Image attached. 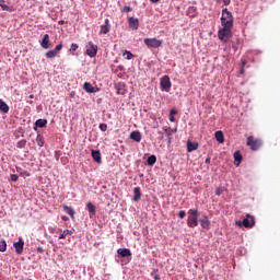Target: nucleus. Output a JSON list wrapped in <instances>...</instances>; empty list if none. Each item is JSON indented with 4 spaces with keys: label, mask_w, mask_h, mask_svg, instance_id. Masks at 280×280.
Segmentation results:
<instances>
[{
    "label": "nucleus",
    "mask_w": 280,
    "mask_h": 280,
    "mask_svg": "<svg viewBox=\"0 0 280 280\" xmlns=\"http://www.w3.org/2000/svg\"><path fill=\"white\" fill-rule=\"evenodd\" d=\"M221 25L222 27L233 28V13H231L226 8L222 10Z\"/></svg>",
    "instance_id": "nucleus-1"
},
{
    "label": "nucleus",
    "mask_w": 280,
    "mask_h": 280,
    "mask_svg": "<svg viewBox=\"0 0 280 280\" xmlns=\"http://www.w3.org/2000/svg\"><path fill=\"white\" fill-rule=\"evenodd\" d=\"M188 214L187 226H189V229H195V226H198V218L200 217V213L198 212V209H190L188 210Z\"/></svg>",
    "instance_id": "nucleus-2"
},
{
    "label": "nucleus",
    "mask_w": 280,
    "mask_h": 280,
    "mask_svg": "<svg viewBox=\"0 0 280 280\" xmlns=\"http://www.w3.org/2000/svg\"><path fill=\"white\" fill-rule=\"evenodd\" d=\"M232 27L222 26V28L219 30L218 36L222 40V43H229V38L233 36V33H231Z\"/></svg>",
    "instance_id": "nucleus-3"
},
{
    "label": "nucleus",
    "mask_w": 280,
    "mask_h": 280,
    "mask_svg": "<svg viewBox=\"0 0 280 280\" xmlns=\"http://www.w3.org/2000/svg\"><path fill=\"white\" fill-rule=\"evenodd\" d=\"M246 145L250 147V150H253L254 152H257V150H259V148L264 145V142L261 141V139H255V137L249 136L247 138Z\"/></svg>",
    "instance_id": "nucleus-4"
},
{
    "label": "nucleus",
    "mask_w": 280,
    "mask_h": 280,
    "mask_svg": "<svg viewBox=\"0 0 280 280\" xmlns=\"http://www.w3.org/2000/svg\"><path fill=\"white\" fill-rule=\"evenodd\" d=\"M236 226H245V229H253L255 226V217L247 214L246 219L236 221Z\"/></svg>",
    "instance_id": "nucleus-5"
},
{
    "label": "nucleus",
    "mask_w": 280,
    "mask_h": 280,
    "mask_svg": "<svg viewBox=\"0 0 280 280\" xmlns=\"http://www.w3.org/2000/svg\"><path fill=\"white\" fill-rule=\"evenodd\" d=\"M160 89L161 91H165V93L172 91V81L168 75H164L160 79Z\"/></svg>",
    "instance_id": "nucleus-6"
},
{
    "label": "nucleus",
    "mask_w": 280,
    "mask_h": 280,
    "mask_svg": "<svg viewBox=\"0 0 280 280\" xmlns=\"http://www.w3.org/2000/svg\"><path fill=\"white\" fill-rule=\"evenodd\" d=\"M144 45L150 49H159V47H162L163 40L158 38H144Z\"/></svg>",
    "instance_id": "nucleus-7"
},
{
    "label": "nucleus",
    "mask_w": 280,
    "mask_h": 280,
    "mask_svg": "<svg viewBox=\"0 0 280 280\" xmlns=\"http://www.w3.org/2000/svg\"><path fill=\"white\" fill-rule=\"evenodd\" d=\"M86 55L90 58H95L97 56V45H95L93 42H89L85 46Z\"/></svg>",
    "instance_id": "nucleus-8"
},
{
    "label": "nucleus",
    "mask_w": 280,
    "mask_h": 280,
    "mask_svg": "<svg viewBox=\"0 0 280 280\" xmlns=\"http://www.w3.org/2000/svg\"><path fill=\"white\" fill-rule=\"evenodd\" d=\"M15 248L16 255H23V247L25 246V242H23V238H19V242L13 244Z\"/></svg>",
    "instance_id": "nucleus-9"
},
{
    "label": "nucleus",
    "mask_w": 280,
    "mask_h": 280,
    "mask_svg": "<svg viewBox=\"0 0 280 280\" xmlns=\"http://www.w3.org/2000/svg\"><path fill=\"white\" fill-rule=\"evenodd\" d=\"M128 23H129L130 30H133V31L139 30V19L131 16L128 19Z\"/></svg>",
    "instance_id": "nucleus-10"
},
{
    "label": "nucleus",
    "mask_w": 280,
    "mask_h": 280,
    "mask_svg": "<svg viewBox=\"0 0 280 280\" xmlns=\"http://www.w3.org/2000/svg\"><path fill=\"white\" fill-rule=\"evenodd\" d=\"M199 222H200L201 229L209 230L211 226V221H209L208 215H203V218L200 219Z\"/></svg>",
    "instance_id": "nucleus-11"
},
{
    "label": "nucleus",
    "mask_w": 280,
    "mask_h": 280,
    "mask_svg": "<svg viewBox=\"0 0 280 280\" xmlns=\"http://www.w3.org/2000/svg\"><path fill=\"white\" fill-rule=\"evenodd\" d=\"M83 89L84 91H86V93H97V91H100V89L93 86V84H91L90 82H85L83 84Z\"/></svg>",
    "instance_id": "nucleus-12"
},
{
    "label": "nucleus",
    "mask_w": 280,
    "mask_h": 280,
    "mask_svg": "<svg viewBox=\"0 0 280 280\" xmlns=\"http://www.w3.org/2000/svg\"><path fill=\"white\" fill-rule=\"evenodd\" d=\"M49 43H50L49 35L45 34L42 42H40V45H42L43 49H49V47H51Z\"/></svg>",
    "instance_id": "nucleus-13"
},
{
    "label": "nucleus",
    "mask_w": 280,
    "mask_h": 280,
    "mask_svg": "<svg viewBox=\"0 0 280 280\" xmlns=\"http://www.w3.org/2000/svg\"><path fill=\"white\" fill-rule=\"evenodd\" d=\"M117 253L120 255V257H132V252H130L129 248H118Z\"/></svg>",
    "instance_id": "nucleus-14"
},
{
    "label": "nucleus",
    "mask_w": 280,
    "mask_h": 280,
    "mask_svg": "<svg viewBox=\"0 0 280 280\" xmlns=\"http://www.w3.org/2000/svg\"><path fill=\"white\" fill-rule=\"evenodd\" d=\"M110 32V24L108 19L105 20V24L101 26V34H108Z\"/></svg>",
    "instance_id": "nucleus-15"
},
{
    "label": "nucleus",
    "mask_w": 280,
    "mask_h": 280,
    "mask_svg": "<svg viewBox=\"0 0 280 280\" xmlns=\"http://www.w3.org/2000/svg\"><path fill=\"white\" fill-rule=\"evenodd\" d=\"M139 200H141V188L135 187L133 188V201L139 202Z\"/></svg>",
    "instance_id": "nucleus-16"
},
{
    "label": "nucleus",
    "mask_w": 280,
    "mask_h": 280,
    "mask_svg": "<svg viewBox=\"0 0 280 280\" xmlns=\"http://www.w3.org/2000/svg\"><path fill=\"white\" fill-rule=\"evenodd\" d=\"M130 139H132V141H136L137 143H141V132L132 131L130 133Z\"/></svg>",
    "instance_id": "nucleus-17"
},
{
    "label": "nucleus",
    "mask_w": 280,
    "mask_h": 280,
    "mask_svg": "<svg viewBox=\"0 0 280 280\" xmlns=\"http://www.w3.org/2000/svg\"><path fill=\"white\" fill-rule=\"evenodd\" d=\"M0 110L1 113H3L4 115H8V113H10V106H8L5 104V102H3V100L0 98Z\"/></svg>",
    "instance_id": "nucleus-18"
},
{
    "label": "nucleus",
    "mask_w": 280,
    "mask_h": 280,
    "mask_svg": "<svg viewBox=\"0 0 280 280\" xmlns=\"http://www.w3.org/2000/svg\"><path fill=\"white\" fill-rule=\"evenodd\" d=\"M92 159H94V161L96 163H102V153H100V151H92Z\"/></svg>",
    "instance_id": "nucleus-19"
},
{
    "label": "nucleus",
    "mask_w": 280,
    "mask_h": 280,
    "mask_svg": "<svg viewBox=\"0 0 280 280\" xmlns=\"http://www.w3.org/2000/svg\"><path fill=\"white\" fill-rule=\"evenodd\" d=\"M63 211H66L69 217L75 218V210H73V208H71L67 205H63Z\"/></svg>",
    "instance_id": "nucleus-20"
},
{
    "label": "nucleus",
    "mask_w": 280,
    "mask_h": 280,
    "mask_svg": "<svg viewBox=\"0 0 280 280\" xmlns=\"http://www.w3.org/2000/svg\"><path fill=\"white\" fill-rule=\"evenodd\" d=\"M198 150V143H194L191 141L187 142V152H194Z\"/></svg>",
    "instance_id": "nucleus-21"
},
{
    "label": "nucleus",
    "mask_w": 280,
    "mask_h": 280,
    "mask_svg": "<svg viewBox=\"0 0 280 280\" xmlns=\"http://www.w3.org/2000/svg\"><path fill=\"white\" fill-rule=\"evenodd\" d=\"M214 137L218 141V143H223L224 142V133L222 131H215Z\"/></svg>",
    "instance_id": "nucleus-22"
},
{
    "label": "nucleus",
    "mask_w": 280,
    "mask_h": 280,
    "mask_svg": "<svg viewBox=\"0 0 280 280\" xmlns=\"http://www.w3.org/2000/svg\"><path fill=\"white\" fill-rule=\"evenodd\" d=\"M36 128H46L47 119H37L35 122Z\"/></svg>",
    "instance_id": "nucleus-23"
},
{
    "label": "nucleus",
    "mask_w": 280,
    "mask_h": 280,
    "mask_svg": "<svg viewBox=\"0 0 280 280\" xmlns=\"http://www.w3.org/2000/svg\"><path fill=\"white\" fill-rule=\"evenodd\" d=\"M36 143L39 148H43V145H45V138L43 137V135L40 133L37 135Z\"/></svg>",
    "instance_id": "nucleus-24"
},
{
    "label": "nucleus",
    "mask_w": 280,
    "mask_h": 280,
    "mask_svg": "<svg viewBox=\"0 0 280 280\" xmlns=\"http://www.w3.org/2000/svg\"><path fill=\"white\" fill-rule=\"evenodd\" d=\"M234 160L237 162L236 165H240V163H242V153H240V151L234 152Z\"/></svg>",
    "instance_id": "nucleus-25"
},
{
    "label": "nucleus",
    "mask_w": 280,
    "mask_h": 280,
    "mask_svg": "<svg viewBox=\"0 0 280 280\" xmlns=\"http://www.w3.org/2000/svg\"><path fill=\"white\" fill-rule=\"evenodd\" d=\"M27 145V140L23 139V140H20L18 143H16V148H19V150H23V148H25Z\"/></svg>",
    "instance_id": "nucleus-26"
},
{
    "label": "nucleus",
    "mask_w": 280,
    "mask_h": 280,
    "mask_svg": "<svg viewBox=\"0 0 280 280\" xmlns=\"http://www.w3.org/2000/svg\"><path fill=\"white\" fill-rule=\"evenodd\" d=\"M88 211H89L90 215H95V205L89 202L88 203Z\"/></svg>",
    "instance_id": "nucleus-27"
},
{
    "label": "nucleus",
    "mask_w": 280,
    "mask_h": 280,
    "mask_svg": "<svg viewBox=\"0 0 280 280\" xmlns=\"http://www.w3.org/2000/svg\"><path fill=\"white\" fill-rule=\"evenodd\" d=\"M147 163L148 165H154V163H156V155H151L147 159Z\"/></svg>",
    "instance_id": "nucleus-28"
},
{
    "label": "nucleus",
    "mask_w": 280,
    "mask_h": 280,
    "mask_svg": "<svg viewBox=\"0 0 280 280\" xmlns=\"http://www.w3.org/2000/svg\"><path fill=\"white\" fill-rule=\"evenodd\" d=\"M67 235H73V232H71L70 230H65V231L59 235V240H65V237H67Z\"/></svg>",
    "instance_id": "nucleus-29"
},
{
    "label": "nucleus",
    "mask_w": 280,
    "mask_h": 280,
    "mask_svg": "<svg viewBox=\"0 0 280 280\" xmlns=\"http://www.w3.org/2000/svg\"><path fill=\"white\" fill-rule=\"evenodd\" d=\"M8 250V244L5 241H0V253H5Z\"/></svg>",
    "instance_id": "nucleus-30"
},
{
    "label": "nucleus",
    "mask_w": 280,
    "mask_h": 280,
    "mask_svg": "<svg viewBox=\"0 0 280 280\" xmlns=\"http://www.w3.org/2000/svg\"><path fill=\"white\" fill-rule=\"evenodd\" d=\"M58 56V52L55 50H49L46 52V58H56Z\"/></svg>",
    "instance_id": "nucleus-31"
},
{
    "label": "nucleus",
    "mask_w": 280,
    "mask_h": 280,
    "mask_svg": "<svg viewBox=\"0 0 280 280\" xmlns=\"http://www.w3.org/2000/svg\"><path fill=\"white\" fill-rule=\"evenodd\" d=\"M122 56H126V60H132V58H135V55H132V52L129 50H126Z\"/></svg>",
    "instance_id": "nucleus-32"
},
{
    "label": "nucleus",
    "mask_w": 280,
    "mask_h": 280,
    "mask_svg": "<svg viewBox=\"0 0 280 280\" xmlns=\"http://www.w3.org/2000/svg\"><path fill=\"white\" fill-rule=\"evenodd\" d=\"M98 128H100V130H102V132H106V130H108V125L100 124Z\"/></svg>",
    "instance_id": "nucleus-33"
},
{
    "label": "nucleus",
    "mask_w": 280,
    "mask_h": 280,
    "mask_svg": "<svg viewBox=\"0 0 280 280\" xmlns=\"http://www.w3.org/2000/svg\"><path fill=\"white\" fill-rule=\"evenodd\" d=\"M0 8H2V10L7 11V12H10V11L12 10V9H10L9 5H7V4H1V3H0Z\"/></svg>",
    "instance_id": "nucleus-34"
},
{
    "label": "nucleus",
    "mask_w": 280,
    "mask_h": 280,
    "mask_svg": "<svg viewBox=\"0 0 280 280\" xmlns=\"http://www.w3.org/2000/svg\"><path fill=\"white\" fill-rule=\"evenodd\" d=\"M78 44H71L70 51H78Z\"/></svg>",
    "instance_id": "nucleus-35"
},
{
    "label": "nucleus",
    "mask_w": 280,
    "mask_h": 280,
    "mask_svg": "<svg viewBox=\"0 0 280 280\" xmlns=\"http://www.w3.org/2000/svg\"><path fill=\"white\" fill-rule=\"evenodd\" d=\"M56 51V54H58V51H61L62 50V44H59L55 47V49H52Z\"/></svg>",
    "instance_id": "nucleus-36"
},
{
    "label": "nucleus",
    "mask_w": 280,
    "mask_h": 280,
    "mask_svg": "<svg viewBox=\"0 0 280 280\" xmlns=\"http://www.w3.org/2000/svg\"><path fill=\"white\" fill-rule=\"evenodd\" d=\"M11 180H12L13 183H16V180H19V175L12 174V175H11Z\"/></svg>",
    "instance_id": "nucleus-37"
},
{
    "label": "nucleus",
    "mask_w": 280,
    "mask_h": 280,
    "mask_svg": "<svg viewBox=\"0 0 280 280\" xmlns=\"http://www.w3.org/2000/svg\"><path fill=\"white\" fill-rule=\"evenodd\" d=\"M178 215L183 220V218L187 215V212H185V210H180Z\"/></svg>",
    "instance_id": "nucleus-38"
},
{
    "label": "nucleus",
    "mask_w": 280,
    "mask_h": 280,
    "mask_svg": "<svg viewBox=\"0 0 280 280\" xmlns=\"http://www.w3.org/2000/svg\"><path fill=\"white\" fill-rule=\"evenodd\" d=\"M121 12H132V8L131 7H124Z\"/></svg>",
    "instance_id": "nucleus-39"
},
{
    "label": "nucleus",
    "mask_w": 280,
    "mask_h": 280,
    "mask_svg": "<svg viewBox=\"0 0 280 280\" xmlns=\"http://www.w3.org/2000/svg\"><path fill=\"white\" fill-rule=\"evenodd\" d=\"M154 280H161V276L159 273H151Z\"/></svg>",
    "instance_id": "nucleus-40"
},
{
    "label": "nucleus",
    "mask_w": 280,
    "mask_h": 280,
    "mask_svg": "<svg viewBox=\"0 0 280 280\" xmlns=\"http://www.w3.org/2000/svg\"><path fill=\"white\" fill-rule=\"evenodd\" d=\"M174 115H178V110H176V109H171V112H170V116H174Z\"/></svg>",
    "instance_id": "nucleus-41"
},
{
    "label": "nucleus",
    "mask_w": 280,
    "mask_h": 280,
    "mask_svg": "<svg viewBox=\"0 0 280 280\" xmlns=\"http://www.w3.org/2000/svg\"><path fill=\"white\" fill-rule=\"evenodd\" d=\"M21 176H30V173L27 171L21 172Z\"/></svg>",
    "instance_id": "nucleus-42"
},
{
    "label": "nucleus",
    "mask_w": 280,
    "mask_h": 280,
    "mask_svg": "<svg viewBox=\"0 0 280 280\" xmlns=\"http://www.w3.org/2000/svg\"><path fill=\"white\" fill-rule=\"evenodd\" d=\"M224 5H230L231 4V0H223Z\"/></svg>",
    "instance_id": "nucleus-43"
},
{
    "label": "nucleus",
    "mask_w": 280,
    "mask_h": 280,
    "mask_svg": "<svg viewBox=\"0 0 280 280\" xmlns=\"http://www.w3.org/2000/svg\"><path fill=\"white\" fill-rule=\"evenodd\" d=\"M170 121L174 122L176 121V118L174 116H170Z\"/></svg>",
    "instance_id": "nucleus-44"
},
{
    "label": "nucleus",
    "mask_w": 280,
    "mask_h": 280,
    "mask_svg": "<svg viewBox=\"0 0 280 280\" xmlns=\"http://www.w3.org/2000/svg\"><path fill=\"white\" fill-rule=\"evenodd\" d=\"M151 273L159 275V269H153Z\"/></svg>",
    "instance_id": "nucleus-45"
},
{
    "label": "nucleus",
    "mask_w": 280,
    "mask_h": 280,
    "mask_svg": "<svg viewBox=\"0 0 280 280\" xmlns=\"http://www.w3.org/2000/svg\"><path fill=\"white\" fill-rule=\"evenodd\" d=\"M205 163H207V164L211 163V158H207Z\"/></svg>",
    "instance_id": "nucleus-46"
},
{
    "label": "nucleus",
    "mask_w": 280,
    "mask_h": 280,
    "mask_svg": "<svg viewBox=\"0 0 280 280\" xmlns=\"http://www.w3.org/2000/svg\"><path fill=\"white\" fill-rule=\"evenodd\" d=\"M61 220H63L65 222H67V220H69L68 217H61Z\"/></svg>",
    "instance_id": "nucleus-47"
},
{
    "label": "nucleus",
    "mask_w": 280,
    "mask_h": 280,
    "mask_svg": "<svg viewBox=\"0 0 280 280\" xmlns=\"http://www.w3.org/2000/svg\"><path fill=\"white\" fill-rule=\"evenodd\" d=\"M151 1V3H159V1H161V0H150Z\"/></svg>",
    "instance_id": "nucleus-48"
},
{
    "label": "nucleus",
    "mask_w": 280,
    "mask_h": 280,
    "mask_svg": "<svg viewBox=\"0 0 280 280\" xmlns=\"http://www.w3.org/2000/svg\"><path fill=\"white\" fill-rule=\"evenodd\" d=\"M59 25H65V20L59 21Z\"/></svg>",
    "instance_id": "nucleus-49"
},
{
    "label": "nucleus",
    "mask_w": 280,
    "mask_h": 280,
    "mask_svg": "<svg viewBox=\"0 0 280 280\" xmlns=\"http://www.w3.org/2000/svg\"><path fill=\"white\" fill-rule=\"evenodd\" d=\"M220 194H221V192H220V189H217L215 195H217V196H220Z\"/></svg>",
    "instance_id": "nucleus-50"
},
{
    "label": "nucleus",
    "mask_w": 280,
    "mask_h": 280,
    "mask_svg": "<svg viewBox=\"0 0 280 280\" xmlns=\"http://www.w3.org/2000/svg\"><path fill=\"white\" fill-rule=\"evenodd\" d=\"M165 132H166L167 135H170V132H168V130H167V129H165Z\"/></svg>",
    "instance_id": "nucleus-51"
},
{
    "label": "nucleus",
    "mask_w": 280,
    "mask_h": 280,
    "mask_svg": "<svg viewBox=\"0 0 280 280\" xmlns=\"http://www.w3.org/2000/svg\"><path fill=\"white\" fill-rule=\"evenodd\" d=\"M30 97H31V100H32V98H34V95H31Z\"/></svg>",
    "instance_id": "nucleus-52"
},
{
    "label": "nucleus",
    "mask_w": 280,
    "mask_h": 280,
    "mask_svg": "<svg viewBox=\"0 0 280 280\" xmlns=\"http://www.w3.org/2000/svg\"><path fill=\"white\" fill-rule=\"evenodd\" d=\"M173 132H177V129H174Z\"/></svg>",
    "instance_id": "nucleus-53"
},
{
    "label": "nucleus",
    "mask_w": 280,
    "mask_h": 280,
    "mask_svg": "<svg viewBox=\"0 0 280 280\" xmlns=\"http://www.w3.org/2000/svg\"><path fill=\"white\" fill-rule=\"evenodd\" d=\"M243 65H246V61H243Z\"/></svg>",
    "instance_id": "nucleus-54"
}]
</instances>
